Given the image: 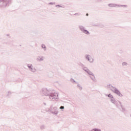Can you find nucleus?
Masks as SVG:
<instances>
[{
  "label": "nucleus",
  "mask_w": 131,
  "mask_h": 131,
  "mask_svg": "<svg viewBox=\"0 0 131 131\" xmlns=\"http://www.w3.org/2000/svg\"><path fill=\"white\" fill-rule=\"evenodd\" d=\"M86 58L88 59V61H90V62H92L94 61L93 57H92L91 56L88 55Z\"/></svg>",
  "instance_id": "1"
},
{
  "label": "nucleus",
  "mask_w": 131,
  "mask_h": 131,
  "mask_svg": "<svg viewBox=\"0 0 131 131\" xmlns=\"http://www.w3.org/2000/svg\"><path fill=\"white\" fill-rule=\"evenodd\" d=\"M91 131H101V130L99 129H93Z\"/></svg>",
  "instance_id": "3"
},
{
  "label": "nucleus",
  "mask_w": 131,
  "mask_h": 131,
  "mask_svg": "<svg viewBox=\"0 0 131 131\" xmlns=\"http://www.w3.org/2000/svg\"><path fill=\"white\" fill-rule=\"evenodd\" d=\"M42 48L43 49H46V46H45V45H42Z\"/></svg>",
  "instance_id": "4"
},
{
  "label": "nucleus",
  "mask_w": 131,
  "mask_h": 131,
  "mask_svg": "<svg viewBox=\"0 0 131 131\" xmlns=\"http://www.w3.org/2000/svg\"><path fill=\"white\" fill-rule=\"evenodd\" d=\"M110 96H111V95L109 94V95H108V97H110Z\"/></svg>",
  "instance_id": "9"
},
{
  "label": "nucleus",
  "mask_w": 131,
  "mask_h": 131,
  "mask_svg": "<svg viewBox=\"0 0 131 131\" xmlns=\"http://www.w3.org/2000/svg\"><path fill=\"white\" fill-rule=\"evenodd\" d=\"M33 72H34V71H32Z\"/></svg>",
  "instance_id": "11"
},
{
  "label": "nucleus",
  "mask_w": 131,
  "mask_h": 131,
  "mask_svg": "<svg viewBox=\"0 0 131 131\" xmlns=\"http://www.w3.org/2000/svg\"><path fill=\"white\" fill-rule=\"evenodd\" d=\"M29 68H30V66H28Z\"/></svg>",
  "instance_id": "10"
},
{
  "label": "nucleus",
  "mask_w": 131,
  "mask_h": 131,
  "mask_svg": "<svg viewBox=\"0 0 131 131\" xmlns=\"http://www.w3.org/2000/svg\"><path fill=\"white\" fill-rule=\"evenodd\" d=\"M86 16H89V13H87V14H86Z\"/></svg>",
  "instance_id": "8"
},
{
  "label": "nucleus",
  "mask_w": 131,
  "mask_h": 131,
  "mask_svg": "<svg viewBox=\"0 0 131 131\" xmlns=\"http://www.w3.org/2000/svg\"><path fill=\"white\" fill-rule=\"evenodd\" d=\"M114 93H115V94H117V95H119L120 97H122V94H121V93H120V92L118 91V90H115Z\"/></svg>",
  "instance_id": "2"
},
{
  "label": "nucleus",
  "mask_w": 131,
  "mask_h": 131,
  "mask_svg": "<svg viewBox=\"0 0 131 131\" xmlns=\"http://www.w3.org/2000/svg\"><path fill=\"white\" fill-rule=\"evenodd\" d=\"M85 33H86V34H89V32L85 31Z\"/></svg>",
  "instance_id": "7"
},
{
  "label": "nucleus",
  "mask_w": 131,
  "mask_h": 131,
  "mask_svg": "<svg viewBox=\"0 0 131 131\" xmlns=\"http://www.w3.org/2000/svg\"><path fill=\"white\" fill-rule=\"evenodd\" d=\"M60 109H64V106H61L60 107Z\"/></svg>",
  "instance_id": "6"
},
{
  "label": "nucleus",
  "mask_w": 131,
  "mask_h": 131,
  "mask_svg": "<svg viewBox=\"0 0 131 131\" xmlns=\"http://www.w3.org/2000/svg\"><path fill=\"white\" fill-rule=\"evenodd\" d=\"M38 60H39V61H41V60H43V58H40V57H38Z\"/></svg>",
  "instance_id": "5"
}]
</instances>
